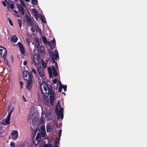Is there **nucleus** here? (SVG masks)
Returning a JSON list of instances; mask_svg holds the SVG:
<instances>
[{
  "label": "nucleus",
  "instance_id": "1",
  "mask_svg": "<svg viewBox=\"0 0 147 147\" xmlns=\"http://www.w3.org/2000/svg\"><path fill=\"white\" fill-rule=\"evenodd\" d=\"M55 111L57 116V119L59 120L60 117L61 119H63V108H61L60 103H59V102L57 105L56 106Z\"/></svg>",
  "mask_w": 147,
  "mask_h": 147
},
{
  "label": "nucleus",
  "instance_id": "2",
  "mask_svg": "<svg viewBox=\"0 0 147 147\" xmlns=\"http://www.w3.org/2000/svg\"><path fill=\"white\" fill-rule=\"evenodd\" d=\"M48 87L49 86L47 84L44 82H42L40 85V88L41 93L47 98L49 96V94H47Z\"/></svg>",
  "mask_w": 147,
  "mask_h": 147
},
{
  "label": "nucleus",
  "instance_id": "3",
  "mask_svg": "<svg viewBox=\"0 0 147 147\" xmlns=\"http://www.w3.org/2000/svg\"><path fill=\"white\" fill-rule=\"evenodd\" d=\"M24 78L26 81L34 80L32 72L25 70L23 72Z\"/></svg>",
  "mask_w": 147,
  "mask_h": 147
},
{
  "label": "nucleus",
  "instance_id": "4",
  "mask_svg": "<svg viewBox=\"0 0 147 147\" xmlns=\"http://www.w3.org/2000/svg\"><path fill=\"white\" fill-rule=\"evenodd\" d=\"M52 69L49 67H48V71L49 74L50 78H52L53 77L52 71H53V74L54 76L56 77L58 75L57 73L56 70V69L54 66L51 67Z\"/></svg>",
  "mask_w": 147,
  "mask_h": 147
},
{
  "label": "nucleus",
  "instance_id": "5",
  "mask_svg": "<svg viewBox=\"0 0 147 147\" xmlns=\"http://www.w3.org/2000/svg\"><path fill=\"white\" fill-rule=\"evenodd\" d=\"M37 71L42 81H44L46 79V77L44 73V71L43 68L41 66L38 67L37 68Z\"/></svg>",
  "mask_w": 147,
  "mask_h": 147
},
{
  "label": "nucleus",
  "instance_id": "6",
  "mask_svg": "<svg viewBox=\"0 0 147 147\" xmlns=\"http://www.w3.org/2000/svg\"><path fill=\"white\" fill-rule=\"evenodd\" d=\"M17 44L19 48L20 53L22 55H24L26 52V49L24 47L23 45L20 42H18Z\"/></svg>",
  "mask_w": 147,
  "mask_h": 147
},
{
  "label": "nucleus",
  "instance_id": "7",
  "mask_svg": "<svg viewBox=\"0 0 147 147\" xmlns=\"http://www.w3.org/2000/svg\"><path fill=\"white\" fill-rule=\"evenodd\" d=\"M54 52L55 53V58L54 56H53V57H51L52 61V63H55L56 62H57L55 61V59L56 60H57V59H59V54L57 50L56 49L55 50Z\"/></svg>",
  "mask_w": 147,
  "mask_h": 147
},
{
  "label": "nucleus",
  "instance_id": "8",
  "mask_svg": "<svg viewBox=\"0 0 147 147\" xmlns=\"http://www.w3.org/2000/svg\"><path fill=\"white\" fill-rule=\"evenodd\" d=\"M33 61L34 64L36 65H38L40 63V58L37 55L33 56Z\"/></svg>",
  "mask_w": 147,
  "mask_h": 147
},
{
  "label": "nucleus",
  "instance_id": "9",
  "mask_svg": "<svg viewBox=\"0 0 147 147\" xmlns=\"http://www.w3.org/2000/svg\"><path fill=\"white\" fill-rule=\"evenodd\" d=\"M48 44L52 49H53L56 46L55 39L54 38L51 41H49Z\"/></svg>",
  "mask_w": 147,
  "mask_h": 147
},
{
  "label": "nucleus",
  "instance_id": "10",
  "mask_svg": "<svg viewBox=\"0 0 147 147\" xmlns=\"http://www.w3.org/2000/svg\"><path fill=\"white\" fill-rule=\"evenodd\" d=\"M33 80L27 81L26 84V88L29 90H30L32 88Z\"/></svg>",
  "mask_w": 147,
  "mask_h": 147
},
{
  "label": "nucleus",
  "instance_id": "11",
  "mask_svg": "<svg viewBox=\"0 0 147 147\" xmlns=\"http://www.w3.org/2000/svg\"><path fill=\"white\" fill-rule=\"evenodd\" d=\"M12 138L14 140L17 139L18 137V131L17 130L12 131L11 133Z\"/></svg>",
  "mask_w": 147,
  "mask_h": 147
},
{
  "label": "nucleus",
  "instance_id": "12",
  "mask_svg": "<svg viewBox=\"0 0 147 147\" xmlns=\"http://www.w3.org/2000/svg\"><path fill=\"white\" fill-rule=\"evenodd\" d=\"M17 6L21 14L22 15H24L25 13L24 8L20 4H17Z\"/></svg>",
  "mask_w": 147,
  "mask_h": 147
},
{
  "label": "nucleus",
  "instance_id": "13",
  "mask_svg": "<svg viewBox=\"0 0 147 147\" xmlns=\"http://www.w3.org/2000/svg\"><path fill=\"white\" fill-rule=\"evenodd\" d=\"M25 17L27 22L30 26H32L33 24L31 18L27 14L26 15Z\"/></svg>",
  "mask_w": 147,
  "mask_h": 147
},
{
  "label": "nucleus",
  "instance_id": "14",
  "mask_svg": "<svg viewBox=\"0 0 147 147\" xmlns=\"http://www.w3.org/2000/svg\"><path fill=\"white\" fill-rule=\"evenodd\" d=\"M18 40V37L15 35H13L11 39V41L13 42H16Z\"/></svg>",
  "mask_w": 147,
  "mask_h": 147
},
{
  "label": "nucleus",
  "instance_id": "15",
  "mask_svg": "<svg viewBox=\"0 0 147 147\" xmlns=\"http://www.w3.org/2000/svg\"><path fill=\"white\" fill-rule=\"evenodd\" d=\"M41 133L40 132H38L37 134V136L36 137V140L37 141L39 142L40 141L41 138Z\"/></svg>",
  "mask_w": 147,
  "mask_h": 147
},
{
  "label": "nucleus",
  "instance_id": "16",
  "mask_svg": "<svg viewBox=\"0 0 147 147\" xmlns=\"http://www.w3.org/2000/svg\"><path fill=\"white\" fill-rule=\"evenodd\" d=\"M11 114L9 113L7 117V119L5 121V122L7 124H9V121L10 120V117H11Z\"/></svg>",
  "mask_w": 147,
  "mask_h": 147
},
{
  "label": "nucleus",
  "instance_id": "17",
  "mask_svg": "<svg viewBox=\"0 0 147 147\" xmlns=\"http://www.w3.org/2000/svg\"><path fill=\"white\" fill-rule=\"evenodd\" d=\"M4 53L3 56V58L4 59V61H5V58L6 57V55L7 54V51L6 49L5 48H4Z\"/></svg>",
  "mask_w": 147,
  "mask_h": 147
},
{
  "label": "nucleus",
  "instance_id": "18",
  "mask_svg": "<svg viewBox=\"0 0 147 147\" xmlns=\"http://www.w3.org/2000/svg\"><path fill=\"white\" fill-rule=\"evenodd\" d=\"M50 100L51 104L52 106L54 105L55 99L54 98H50Z\"/></svg>",
  "mask_w": 147,
  "mask_h": 147
},
{
  "label": "nucleus",
  "instance_id": "19",
  "mask_svg": "<svg viewBox=\"0 0 147 147\" xmlns=\"http://www.w3.org/2000/svg\"><path fill=\"white\" fill-rule=\"evenodd\" d=\"M42 39L43 42H44L45 44L47 45L48 44V41L47 40V38L44 36H43L42 37Z\"/></svg>",
  "mask_w": 147,
  "mask_h": 147
},
{
  "label": "nucleus",
  "instance_id": "20",
  "mask_svg": "<svg viewBox=\"0 0 147 147\" xmlns=\"http://www.w3.org/2000/svg\"><path fill=\"white\" fill-rule=\"evenodd\" d=\"M49 94H50V98H54L55 95V93L54 92L51 91L49 92Z\"/></svg>",
  "mask_w": 147,
  "mask_h": 147
},
{
  "label": "nucleus",
  "instance_id": "21",
  "mask_svg": "<svg viewBox=\"0 0 147 147\" xmlns=\"http://www.w3.org/2000/svg\"><path fill=\"white\" fill-rule=\"evenodd\" d=\"M22 20L21 19H18V24L20 29H21V27L22 26Z\"/></svg>",
  "mask_w": 147,
  "mask_h": 147
},
{
  "label": "nucleus",
  "instance_id": "22",
  "mask_svg": "<svg viewBox=\"0 0 147 147\" xmlns=\"http://www.w3.org/2000/svg\"><path fill=\"white\" fill-rule=\"evenodd\" d=\"M37 0H31L32 4L33 5H36L38 3Z\"/></svg>",
  "mask_w": 147,
  "mask_h": 147
},
{
  "label": "nucleus",
  "instance_id": "23",
  "mask_svg": "<svg viewBox=\"0 0 147 147\" xmlns=\"http://www.w3.org/2000/svg\"><path fill=\"white\" fill-rule=\"evenodd\" d=\"M32 9V12L34 13V16H37V10L34 9Z\"/></svg>",
  "mask_w": 147,
  "mask_h": 147
},
{
  "label": "nucleus",
  "instance_id": "24",
  "mask_svg": "<svg viewBox=\"0 0 147 147\" xmlns=\"http://www.w3.org/2000/svg\"><path fill=\"white\" fill-rule=\"evenodd\" d=\"M49 53L51 57H53L54 56V54L53 53L51 49H49Z\"/></svg>",
  "mask_w": 147,
  "mask_h": 147
},
{
  "label": "nucleus",
  "instance_id": "25",
  "mask_svg": "<svg viewBox=\"0 0 147 147\" xmlns=\"http://www.w3.org/2000/svg\"><path fill=\"white\" fill-rule=\"evenodd\" d=\"M4 48L2 47L1 46H0V56H2L3 54V50L2 49H4Z\"/></svg>",
  "mask_w": 147,
  "mask_h": 147
},
{
  "label": "nucleus",
  "instance_id": "26",
  "mask_svg": "<svg viewBox=\"0 0 147 147\" xmlns=\"http://www.w3.org/2000/svg\"><path fill=\"white\" fill-rule=\"evenodd\" d=\"M62 88L64 89V90L65 92L67 90V86L66 85H63L61 86Z\"/></svg>",
  "mask_w": 147,
  "mask_h": 147
},
{
  "label": "nucleus",
  "instance_id": "27",
  "mask_svg": "<svg viewBox=\"0 0 147 147\" xmlns=\"http://www.w3.org/2000/svg\"><path fill=\"white\" fill-rule=\"evenodd\" d=\"M51 91V92H53V91L52 89V88H49V87L48 89V90H47V94H48V93L49 94V92H50Z\"/></svg>",
  "mask_w": 147,
  "mask_h": 147
},
{
  "label": "nucleus",
  "instance_id": "28",
  "mask_svg": "<svg viewBox=\"0 0 147 147\" xmlns=\"http://www.w3.org/2000/svg\"><path fill=\"white\" fill-rule=\"evenodd\" d=\"M44 147H53V146L52 144H46L44 145Z\"/></svg>",
  "mask_w": 147,
  "mask_h": 147
},
{
  "label": "nucleus",
  "instance_id": "29",
  "mask_svg": "<svg viewBox=\"0 0 147 147\" xmlns=\"http://www.w3.org/2000/svg\"><path fill=\"white\" fill-rule=\"evenodd\" d=\"M42 64L43 67L44 68H46V67H47V64L45 62L42 61Z\"/></svg>",
  "mask_w": 147,
  "mask_h": 147
},
{
  "label": "nucleus",
  "instance_id": "30",
  "mask_svg": "<svg viewBox=\"0 0 147 147\" xmlns=\"http://www.w3.org/2000/svg\"><path fill=\"white\" fill-rule=\"evenodd\" d=\"M10 146L11 147H15V144L13 142H11L10 143Z\"/></svg>",
  "mask_w": 147,
  "mask_h": 147
},
{
  "label": "nucleus",
  "instance_id": "31",
  "mask_svg": "<svg viewBox=\"0 0 147 147\" xmlns=\"http://www.w3.org/2000/svg\"><path fill=\"white\" fill-rule=\"evenodd\" d=\"M32 72H33L34 74L35 75H36V74H37V73H36V69H34V68H33L32 69V71H31Z\"/></svg>",
  "mask_w": 147,
  "mask_h": 147
},
{
  "label": "nucleus",
  "instance_id": "32",
  "mask_svg": "<svg viewBox=\"0 0 147 147\" xmlns=\"http://www.w3.org/2000/svg\"><path fill=\"white\" fill-rule=\"evenodd\" d=\"M8 20L9 21V23L10 24L11 26H13V24L12 22V21L11 20L10 18H8Z\"/></svg>",
  "mask_w": 147,
  "mask_h": 147
},
{
  "label": "nucleus",
  "instance_id": "33",
  "mask_svg": "<svg viewBox=\"0 0 147 147\" xmlns=\"http://www.w3.org/2000/svg\"><path fill=\"white\" fill-rule=\"evenodd\" d=\"M57 143H59L58 141L56 140V143L54 145V147H59V146H58V145L57 144Z\"/></svg>",
  "mask_w": 147,
  "mask_h": 147
},
{
  "label": "nucleus",
  "instance_id": "34",
  "mask_svg": "<svg viewBox=\"0 0 147 147\" xmlns=\"http://www.w3.org/2000/svg\"><path fill=\"white\" fill-rule=\"evenodd\" d=\"M45 132L41 133V136H42V138L44 137L45 135Z\"/></svg>",
  "mask_w": 147,
  "mask_h": 147
},
{
  "label": "nucleus",
  "instance_id": "35",
  "mask_svg": "<svg viewBox=\"0 0 147 147\" xmlns=\"http://www.w3.org/2000/svg\"><path fill=\"white\" fill-rule=\"evenodd\" d=\"M62 87H61V86H59V89H58V92H61V90H62Z\"/></svg>",
  "mask_w": 147,
  "mask_h": 147
},
{
  "label": "nucleus",
  "instance_id": "36",
  "mask_svg": "<svg viewBox=\"0 0 147 147\" xmlns=\"http://www.w3.org/2000/svg\"><path fill=\"white\" fill-rule=\"evenodd\" d=\"M41 20L42 21V22L43 23H46V21L45 20H44L43 18H42V17H41Z\"/></svg>",
  "mask_w": 147,
  "mask_h": 147
},
{
  "label": "nucleus",
  "instance_id": "37",
  "mask_svg": "<svg viewBox=\"0 0 147 147\" xmlns=\"http://www.w3.org/2000/svg\"><path fill=\"white\" fill-rule=\"evenodd\" d=\"M10 8L12 9H13L14 8V5L13 4H11Z\"/></svg>",
  "mask_w": 147,
  "mask_h": 147
},
{
  "label": "nucleus",
  "instance_id": "38",
  "mask_svg": "<svg viewBox=\"0 0 147 147\" xmlns=\"http://www.w3.org/2000/svg\"><path fill=\"white\" fill-rule=\"evenodd\" d=\"M20 85L21 86V88L22 89V86H23V84H24V83L23 82H21V81H20Z\"/></svg>",
  "mask_w": 147,
  "mask_h": 147
},
{
  "label": "nucleus",
  "instance_id": "39",
  "mask_svg": "<svg viewBox=\"0 0 147 147\" xmlns=\"http://www.w3.org/2000/svg\"><path fill=\"white\" fill-rule=\"evenodd\" d=\"M51 130V128H48L47 127V132H48L49 131H50Z\"/></svg>",
  "mask_w": 147,
  "mask_h": 147
},
{
  "label": "nucleus",
  "instance_id": "40",
  "mask_svg": "<svg viewBox=\"0 0 147 147\" xmlns=\"http://www.w3.org/2000/svg\"><path fill=\"white\" fill-rule=\"evenodd\" d=\"M33 143L34 144V145H37L38 144L39 142H38V141H37V143H36L34 141H33Z\"/></svg>",
  "mask_w": 147,
  "mask_h": 147
},
{
  "label": "nucleus",
  "instance_id": "41",
  "mask_svg": "<svg viewBox=\"0 0 147 147\" xmlns=\"http://www.w3.org/2000/svg\"><path fill=\"white\" fill-rule=\"evenodd\" d=\"M53 82L55 84H56L57 82V80L56 79H54V80H53Z\"/></svg>",
  "mask_w": 147,
  "mask_h": 147
},
{
  "label": "nucleus",
  "instance_id": "42",
  "mask_svg": "<svg viewBox=\"0 0 147 147\" xmlns=\"http://www.w3.org/2000/svg\"><path fill=\"white\" fill-rule=\"evenodd\" d=\"M12 106V105L11 104H9V105H8V109H10V108Z\"/></svg>",
  "mask_w": 147,
  "mask_h": 147
},
{
  "label": "nucleus",
  "instance_id": "43",
  "mask_svg": "<svg viewBox=\"0 0 147 147\" xmlns=\"http://www.w3.org/2000/svg\"><path fill=\"white\" fill-rule=\"evenodd\" d=\"M36 44H38V46H39V41L38 40V39H37V40H36Z\"/></svg>",
  "mask_w": 147,
  "mask_h": 147
},
{
  "label": "nucleus",
  "instance_id": "44",
  "mask_svg": "<svg viewBox=\"0 0 147 147\" xmlns=\"http://www.w3.org/2000/svg\"><path fill=\"white\" fill-rule=\"evenodd\" d=\"M31 30L33 32H35V29L34 28L32 27L31 28Z\"/></svg>",
  "mask_w": 147,
  "mask_h": 147
},
{
  "label": "nucleus",
  "instance_id": "45",
  "mask_svg": "<svg viewBox=\"0 0 147 147\" xmlns=\"http://www.w3.org/2000/svg\"><path fill=\"white\" fill-rule=\"evenodd\" d=\"M20 3L22 4L23 5H24V1H22V0H20Z\"/></svg>",
  "mask_w": 147,
  "mask_h": 147
},
{
  "label": "nucleus",
  "instance_id": "46",
  "mask_svg": "<svg viewBox=\"0 0 147 147\" xmlns=\"http://www.w3.org/2000/svg\"><path fill=\"white\" fill-rule=\"evenodd\" d=\"M2 3L3 5H4V6L5 7V6H6V3L5 2L2 1Z\"/></svg>",
  "mask_w": 147,
  "mask_h": 147
},
{
  "label": "nucleus",
  "instance_id": "47",
  "mask_svg": "<svg viewBox=\"0 0 147 147\" xmlns=\"http://www.w3.org/2000/svg\"><path fill=\"white\" fill-rule=\"evenodd\" d=\"M14 109V108H13L10 111V112L9 113V114H11L12 113Z\"/></svg>",
  "mask_w": 147,
  "mask_h": 147
},
{
  "label": "nucleus",
  "instance_id": "48",
  "mask_svg": "<svg viewBox=\"0 0 147 147\" xmlns=\"http://www.w3.org/2000/svg\"><path fill=\"white\" fill-rule=\"evenodd\" d=\"M27 64V62L26 61H25L24 62L23 65H26Z\"/></svg>",
  "mask_w": 147,
  "mask_h": 147
},
{
  "label": "nucleus",
  "instance_id": "49",
  "mask_svg": "<svg viewBox=\"0 0 147 147\" xmlns=\"http://www.w3.org/2000/svg\"><path fill=\"white\" fill-rule=\"evenodd\" d=\"M5 61H4V62H5V64L6 65H7L8 64V63L7 62V59H5Z\"/></svg>",
  "mask_w": 147,
  "mask_h": 147
},
{
  "label": "nucleus",
  "instance_id": "50",
  "mask_svg": "<svg viewBox=\"0 0 147 147\" xmlns=\"http://www.w3.org/2000/svg\"><path fill=\"white\" fill-rule=\"evenodd\" d=\"M23 100L25 102H26L27 101L26 100V99L24 97V95H23Z\"/></svg>",
  "mask_w": 147,
  "mask_h": 147
},
{
  "label": "nucleus",
  "instance_id": "51",
  "mask_svg": "<svg viewBox=\"0 0 147 147\" xmlns=\"http://www.w3.org/2000/svg\"><path fill=\"white\" fill-rule=\"evenodd\" d=\"M55 64V66H56L57 69H58V64H57V62H56V63Z\"/></svg>",
  "mask_w": 147,
  "mask_h": 147
},
{
  "label": "nucleus",
  "instance_id": "52",
  "mask_svg": "<svg viewBox=\"0 0 147 147\" xmlns=\"http://www.w3.org/2000/svg\"><path fill=\"white\" fill-rule=\"evenodd\" d=\"M13 11L14 12V13H15L16 14H17L18 13V11L15 10H14Z\"/></svg>",
  "mask_w": 147,
  "mask_h": 147
},
{
  "label": "nucleus",
  "instance_id": "53",
  "mask_svg": "<svg viewBox=\"0 0 147 147\" xmlns=\"http://www.w3.org/2000/svg\"><path fill=\"white\" fill-rule=\"evenodd\" d=\"M35 16V18L36 20H38V15L37 14V16Z\"/></svg>",
  "mask_w": 147,
  "mask_h": 147
},
{
  "label": "nucleus",
  "instance_id": "54",
  "mask_svg": "<svg viewBox=\"0 0 147 147\" xmlns=\"http://www.w3.org/2000/svg\"><path fill=\"white\" fill-rule=\"evenodd\" d=\"M7 4L9 6L10 5V3L9 1H7Z\"/></svg>",
  "mask_w": 147,
  "mask_h": 147
},
{
  "label": "nucleus",
  "instance_id": "55",
  "mask_svg": "<svg viewBox=\"0 0 147 147\" xmlns=\"http://www.w3.org/2000/svg\"><path fill=\"white\" fill-rule=\"evenodd\" d=\"M3 128L2 127H0V133L1 132Z\"/></svg>",
  "mask_w": 147,
  "mask_h": 147
},
{
  "label": "nucleus",
  "instance_id": "56",
  "mask_svg": "<svg viewBox=\"0 0 147 147\" xmlns=\"http://www.w3.org/2000/svg\"><path fill=\"white\" fill-rule=\"evenodd\" d=\"M61 136V134H59L58 137L59 140H60V137Z\"/></svg>",
  "mask_w": 147,
  "mask_h": 147
},
{
  "label": "nucleus",
  "instance_id": "57",
  "mask_svg": "<svg viewBox=\"0 0 147 147\" xmlns=\"http://www.w3.org/2000/svg\"><path fill=\"white\" fill-rule=\"evenodd\" d=\"M61 133H62V130L61 129L59 131V134H61Z\"/></svg>",
  "mask_w": 147,
  "mask_h": 147
},
{
  "label": "nucleus",
  "instance_id": "58",
  "mask_svg": "<svg viewBox=\"0 0 147 147\" xmlns=\"http://www.w3.org/2000/svg\"><path fill=\"white\" fill-rule=\"evenodd\" d=\"M10 59L11 61H13V58L12 56H11Z\"/></svg>",
  "mask_w": 147,
  "mask_h": 147
},
{
  "label": "nucleus",
  "instance_id": "59",
  "mask_svg": "<svg viewBox=\"0 0 147 147\" xmlns=\"http://www.w3.org/2000/svg\"><path fill=\"white\" fill-rule=\"evenodd\" d=\"M59 86H62L63 85H62L61 83V81H59Z\"/></svg>",
  "mask_w": 147,
  "mask_h": 147
},
{
  "label": "nucleus",
  "instance_id": "60",
  "mask_svg": "<svg viewBox=\"0 0 147 147\" xmlns=\"http://www.w3.org/2000/svg\"><path fill=\"white\" fill-rule=\"evenodd\" d=\"M26 2H29L30 1V0H25Z\"/></svg>",
  "mask_w": 147,
  "mask_h": 147
},
{
  "label": "nucleus",
  "instance_id": "61",
  "mask_svg": "<svg viewBox=\"0 0 147 147\" xmlns=\"http://www.w3.org/2000/svg\"><path fill=\"white\" fill-rule=\"evenodd\" d=\"M43 125H42L41 127V129H42V127H43ZM43 129L45 130V126L44 125H43Z\"/></svg>",
  "mask_w": 147,
  "mask_h": 147
},
{
  "label": "nucleus",
  "instance_id": "62",
  "mask_svg": "<svg viewBox=\"0 0 147 147\" xmlns=\"http://www.w3.org/2000/svg\"><path fill=\"white\" fill-rule=\"evenodd\" d=\"M28 41H29V40L27 38L26 39V41H27L28 43L29 42Z\"/></svg>",
  "mask_w": 147,
  "mask_h": 147
},
{
  "label": "nucleus",
  "instance_id": "63",
  "mask_svg": "<svg viewBox=\"0 0 147 147\" xmlns=\"http://www.w3.org/2000/svg\"><path fill=\"white\" fill-rule=\"evenodd\" d=\"M7 0H5V1L6 3V2L7 3Z\"/></svg>",
  "mask_w": 147,
  "mask_h": 147
},
{
  "label": "nucleus",
  "instance_id": "64",
  "mask_svg": "<svg viewBox=\"0 0 147 147\" xmlns=\"http://www.w3.org/2000/svg\"><path fill=\"white\" fill-rule=\"evenodd\" d=\"M63 93L65 95V93Z\"/></svg>",
  "mask_w": 147,
  "mask_h": 147
}]
</instances>
